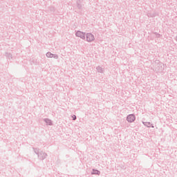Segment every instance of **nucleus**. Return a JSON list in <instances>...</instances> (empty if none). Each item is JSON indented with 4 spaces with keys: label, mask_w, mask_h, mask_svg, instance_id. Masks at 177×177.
<instances>
[{
    "label": "nucleus",
    "mask_w": 177,
    "mask_h": 177,
    "mask_svg": "<svg viewBox=\"0 0 177 177\" xmlns=\"http://www.w3.org/2000/svg\"><path fill=\"white\" fill-rule=\"evenodd\" d=\"M46 122L48 124V125H52V122H50V120H46Z\"/></svg>",
    "instance_id": "obj_5"
},
{
    "label": "nucleus",
    "mask_w": 177,
    "mask_h": 177,
    "mask_svg": "<svg viewBox=\"0 0 177 177\" xmlns=\"http://www.w3.org/2000/svg\"><path fill=\"white\" fill-rule=\"evenodd\" d=\"M94 174H97V175H99L100 174V171H94Z\"/></svg>",
    "instance_id": "obj_6"
},
{
    "label": "nucleus",
    "mask_w": 177,
    "mask_h": 177,
    "mask_svg": "<svg viewBox=\"0 0 177 177\" xmlns=\"http://www.w3.org/2000/svg\"><path fill=\"white\" fill-rule=\"evenodd\" d=\"M73 120H75L77 118V117L75 115H73Z\"/></svg>",
    "instance_id": "obj_7"
},
{
    "label": "nucleus",
    "mask_w": 177,
    "mask_h": 177,
    "mask_svg": "<svg viewBox=\"0 0 177 177\" xmlns=\"http://www.w3.org/2000/svg\"><path fill=\"white\" fill-rule=\"evenodd\" d=\"M77 37H80V38H85V34L81 31H78L76 32Z\"/></svg>",
    "instance_id": "obj_3"
},
{
    "label": "nucleus",
    "mask_w": 177,
    "mask_h": 177,
    "mask_svg": "<svg viewBox=\"0 0 177 177\" xmlns=\"http://www.w3.org/2000/svg\"><path fill=\"white\" fill-rule=\"evenodd\" d=\"M46 56L47 57H53V55L50 53H47Z\"/></svg>",
    "instance_id": "obj_4"
},
{
    "label": "nucleus",
    "mask_w": 177,
    "mask_h": 177,
    "mask_svg": "<svg viewBox=\"0 0 177 177\" xmlns=\"http://www.w3.org/2000/svg\"><path fill=\"white\" fill-rule=\"evenodd\" d=\"M86 39L88 42H91V41H93V39H95V37H93V35L88 33L86 35Z\"/></svg>",
    "instance_id": "obj_1"
},
{
    "label": "nucleus",
    "mask_w": 177,
    "mask_h": 177,
    "mask_svg": "<svg viewBox=\"0 0 177 177\" xmlns=\"http://www.w3.org/2000/svg\"><path fill=\"white\" fill-rule=\"evenodd\" d=\"M127 121L129 122H133V121H135V115H129V116H127Z\"/></svg>",
    "instance_id": "obj_2"
}]
</instances>
